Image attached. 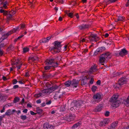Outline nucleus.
Here are the masks:
<instances>
[{"instance_id":"obj_1","label":"nucleus","mask_w":129,"mask_h":129,"mask_svg":"<svg viewBox=\"0 0 129 129\" xmlns=\"http://www.w3.org/2000/svg\"><path fill=\"white\" fill-rule=\"evenodd\" d=\"M54 45L50 48V50L53 53L59 52L61 49L62 45L60 44L61 42L56 41L54 42Z\"/></svg>"},{"instance_id":"obj_2","label":"nucleus","mask_w":129,"mask_h":129,"mask_svg":"<svg viewBox=\"0 0 129 129\" xmlns=\"http://www.w3.org/2000/svg\"><path fill=\"white\" fill-rule=\"evenodd\" d=\"M111 56V54L109 52H107L105 54H103L100 56L99 62L100 63H103L106 60L110 59Z\"/></svg>"},{"instance_id":"obj_3","label":"nucleus","mask_w":129,"mask_h":129,"mask_svg":"<svg viewBox=\"0 0 129 129\" xmlns=\"http://www.w3.org/2000/svg\"><path fill=\"white\" fill-rule=\"evenodd\" d=\"M88 41L91 42L94 41L97 42L100 40V38L96 34H91L88 37Z\"/></svg>"},{"instance_id":"obj_4","label":"nucleus","mask_w":129,"mask_h":129,"mask_svg":"<svg viewBox=\"0 0 129 129\" xmlns=\"http://www.w3.org/2000/svg\"><path fill=\"white\" fill-rule=\"evenodd\" d=\"M127 79L125 77H122L120 78L118 80L117 83L116 84V87L118 88L119 87L118 85L120 86L121 85L126 83Z\"/></svg>"},{"instance_id":"obj_5","label":"nucleus","mask_w":129,"mask_h":129,"mask_svg":"<svg viewBox=\"0 0 129 129\" xmlns=\"http://www.w3.org/2000/svg\"><path fill=\"white\" fill-rule=\"evenodd\" d=\"M18 28L19 27H16L13 28L12 30L10 31L7 33L3 35L2 37V39H3V40H4L6 39L8 36L14 33H15Z\"/></svg>"},{"instance_id":"obj_6","label":"nucleus","mask_w":129,"mask_h":129,"mask_svg":"<svg viewBox=\"0 0 129 129\" xmlns=\"http://www.w3.org/2000/svg\"><path fill=\"white\" fill-rule=\"evenodd\" d=\"M75 117V114L70 113L69 116L66 117L65 119L68 121H70L73 120Z\"/></svg>"},{"instance_id":"obj_7","label":"nucleus","mask_w":129,"mask_h":129,"mask_svg":"<svg viewBox=\"0 0 129 129\" xmlns=\"http://www.w3.org/2000/svg\"><path fill=\"white\" fill-rule=\"evenodd\" d=\"M71 86L73 88H76L79 85V81L75 79H73L71 81Z\"/></svg>"},{"instance_id":"obj_8","label":"nucleus","mask_w":129,"mask_h":129,"mask_svg":"<svg viewBox=\"0 0 129 129\" xmlns=\"http://www.w3.org/2000/svg\"><path fill=\"white\" fill-rule=\"evenodd\" d=\"M74 104V107L75 108L76 110L79 107L83 104V102L81 101H76L73 103Z\"/></svg>"},{"instance_id":"obj_9","label":"nucleus","mask_w":129,"mask_h":129,"mask_svg":"<svg viewBox=\"0 0 129 129\" xmlns=\"http://www.w3.org/2000/svg\"><path fill=\"white\" fill-rule=\"evenodd\" d=\"M56 58H50L47 59L45 61V63L47 65L51 64L52 63H55L56 62L55 60Z\"/></svg>"},{"instance_id":"obj_10","label":"nucleus","mask_w":129,"mask_h":129,"mask_svg":"<svg viewBox=\"0 0 129 129\" xmlns=\"http://www.w3.org/2000/svg\"><path fill=\"white\" fill-rule=\"evenodd\" d=\"M128 53V51L125 48L121 49V51L119 53V55L123 57V56L127 54Z\"/></svg>"},{"instance_id":"obj_11","label":"nucleus","mask_w":129,"mask_h":129,"mask_svg":"<svg viewBox=\"0 0 129 129\" xmlns=\"http://www.w3.org/2000/svg\"><path fill=\"white\" fill-rule=\"evenodd\" d=\"M105 49V48L104 47H101L98 48L95 52L94 55L96 56L98 54L104 51Z\"/></svg>"},{"instance_id":"obj_12","label":"nucleus","mask_w":129,"mask_h":129,"mask_svg":"<svg viewBox=\"0 0 129 129\" xmlns=\"http://www.w3.org/2000/svg\"><path fill=\"white\" fill-rule=\"evenodd\" d=\"M63 94L62 92H60L59 90V91L56 92L55 97H56L57 98H60L62 96Z\"/></svg>"},{"instance_id":"obj_13","label":"nucleus","mask_w":129,"mask_h":129,"mask_svg":"<svg viewBox=\"0 0 129 129\" xmlns=\"http://www.w3.org/2000/svg\"><path fill=\"white\" fill-rule=\"evenodd\" d=\"M101 94L100 93H98L94 95L93 98L94 99H95L98 101H99L101 98Z\"/></svg>"},{"instance_id":"obj_14","label":"nucleus","mask_w":129,"mask_h":129,"mask_svg":"<svg viewBox=\"0 0 129 129\" xmlns=\"http://www.w3.org/2000/svg\"><path fill=\"white\" fill-rule=\"evenodd\" d=\"M118 95H114L110 99V102L112 103L114 102H115V101H116L117 100H118Z\"/></svg>"},{"instance_id":"obj_15","label":"nucleus","mask_w":129,"mask_h":129,"mask_svg":"<svg viewBox=\"0 0 129 129\" xmlns=\"http://www.w3.org/2000/svg\"><path fill=\"white\" fill-rule=\"evenodd\" d=\"M89 26V25L87 24H82L79 26L78 27L79 29L82 30L88 28Z\"/></svg>"},{"instance_id":"obj_16","label":"nucleus","mask_w":129,"mask_h":129,"mask_svg":"<svg viewBox=\"0 0 129 129\" xmlns=\"http://www.w3.org/2000/svg\"><path fill=\"white\" fill-rule=\"evenodd\" d=\"M112 106L113 107H117L119 106L120 104V102L119 100H117L115 102L111 103Z\"/></svg>"},{"instance_id":"obj_17","label":"nucleus","mask_w":129,"mask_h":129,"mask_svg":"<svg viewBox=\"0 0 129 129\" xmlns=\"http://www.w3.org/2000/svg\"><path fill=\"white\" fill-rule=\"evenodd\" d=\"M118 123V122L117 121L113 122L111 124L109 129H115L116 127L117 126Z\"/></svg>"},{"instance_id":"obj_18","label":"nucleus","mask_w":129,"mask_h":129,"mask_svg":"<svg viewBox=\"0 0 129 129\" xmlns=\"http://www.w3.org/2000/svg\"><path fill=\"white\" fill-rule=\"evenodd\" d=\"M107 120L106 119H104L103 121H101L99 124L100 126H105L108 123L107 122Z\"/></svg>"},{"instance_id":"obj_19","label":"nucleus","mask_w":129,"mask_h":129,"mask_svg":"<svg viewBox=\"0 0 129 129\" xmlns=\"http://www.w3.org/2000/svg\"><path fill=\"white\" fill-rule=\"evenodd\" d=\"M59 87L56 85L50 87L49 88L50 92H51L52 91H55L56 89H59Z\"/></svg>"},{"instance_id":"obj_20","label":"nucleus","mask_w":129,"mask_h":129,"mask_svg":"<svg viewBox=\"0 0 129 129\" xmlns=\"http://www.w3.org/2000/svg\"><path fill=\"white\" fill-rule=\"evenodd\" d=\"M58 64V63L57 62H56L55 63V65H54V66H46L44 67V69L46 70H49L52 67H53L54 68L57 67L58 66L57 65Z\"/></svg>"},{"instance_id":"obj_21","label":"nucleus","mask_w":129,"mask_h":129,"mask_svg":"<svg viewBox=\"0 0 129 129\" xmlns=\"http://www.w3.org/2000/svg\"><path fill=\"white\" fill-rule=\"evenodd\" d=\"M97 67V66L96 64L94 65L93 66H92L89 70V72L90 73H92L93 72V70L96 69Z\"/></svg>"},{"instance_id":"obj_22","label":"nucleus","mask_w":129,"mask_h":129,"mask_svg":"<svg viewBox=\"0 0 129 129\" xmlns=\"http://www.w3.org/2000/svg\"><path fill=\"white\" fill-rule=\"evenodd\" d=\"M102 106L101 105H99L96 107L94 110V111L95 112L100 111L102 110Z\"/></svg>"},{"instance_id":"obj_23","label":"nucleus","mask_w":129,"mask_h":129,"mask_svg":"<svg viewBox=\"0 0 129 129\" xmlns=\"http://www.w3.org/2000/svg\"><path fill=\"white\" fill-rule=\"evenodd\" d=\"M13 114V113H12V111L10 109L7 110L5 113V115L8 116H9Z\"/></svg>"},{"instance_id":"obj_24","label":"nucleus","mask_w":129,"mask_h":129,"mask_svg":"<svg viewBox=\"0 0 129 129\" xmlns=\"http://www.w3.org/2000/svg\"><path fill=\"white\" fill-rule=\"evenodd\" d=\"M42 93L43 94L47 93H50L49 88H48L42 91Z\"/></svg>"},{"instance_id":"obj_25","label":"nucleus","mask_w":129,"mask_h":129,"mask_svg":"<svg viewBox=\"0 0 129 129\" xmlns=\"http://www.w3.org/2000/svg\"><path fill=\"white\" fill-rule=\"evenodd\" d=\"M0 12L3 13V14L5 15H7L8 14V12L7 11L2 9L0 10Z\"/></svg>"},{"instance_id":"obj_26","label":"nucleus","mask_w":129,"mask_h":129,"mask_svg":"<svg viewBox=\"0 0 129 129\" xmlns=\"http://www.w3.org/2000/svg\"><path fill=\"white\" fill-rule=\"evenodd\" d=\"M3 4V7L5 9H6L7 8V5H8V2L7 1H6L4 3H2L1 4Z\"/></svg>"},{"instance_id":"obj_27","label":"nucleus","mask_w":129,"mask_h":129,"mask_svg":"<svg viewBox=\"0 0 129 129\" xmlns=\"http://www.w3.org/2000/svg\"><path fill=\"white\" fill-rule=\"evenodd\" d=\"M71 81L70 80H68L66 81L64 83L65 86L66 87H68L70 86L71 85Z\"/></svg>"},{"instance_id":"obj_28","label":"nucleus","mask_w":129,"mask_h":129,"mask_svg":"<svg viewBox=\"0 0 129 129\" xmlns=\"http://www.w3.org/2000/svg\"><path fill=\"white\" fill-rule=\"evenodd\" d=\"M44 127L45 129H50V126L48 123H46L44 124Z\"/></svg>"},{"instance_id":"obj_29","label":"nucleus","mask_w":129,"mask_h":129,"mask_svg":"<svg viewBox=\"0 0 129 129\" xmlns=\"http://www.w3.org/2000/svg\"><path fill=\"white\" fill-rule=\"evenodd\" d=\"M125 18V17H124L122 16H119L117 19V21H115L116 22H117L118 21H123Z\"/></svg>"},{"instance_id":"obj_30","label":"nucleus","mask_w":129,"mask_h":129,"mask_svg":"<svg viewBox=\"0 0 129 129\" xmlns=\"http://www.w3.org/2000/svg\"><path fill=\"white\" fill-rule=\"evenodd\" d=\"M44 95V94H43L42 93H41L35 94V96L36 98H38L40 97L41 96H43Z\"/></svg>"},{"instance_id":"obj_31","label":"nucleus","mask_w":129,"mask_h":129,"mask_svg":"<svg viewBox=\"0 0 129 129\" xmlns=\"http://www.w3.org/2000/svg\"><path fill=\"white\" fill-rule=\"evenodd\" d=\"M42 109H40L39 107H37V108L36 111L37 113L39 114H41L42 113Z\"/></svg>"},{"instance_id":"obj_32","label":"nucleus","mask_w":129,"mask_h":129,"mask_svg":"<svg viewBox=\"0 0 129 129\" xmlns=\"http://www.w3.org/2000/svg\"><path fill=\"white\" fill-rule=\"evenodd\" d=\"M14 46L11 45L9 46V47L7 49V50L8 51L10 50L13 51L14 49Z\"/></svg>"},{"instance_id":"obj_33","label":"nucleus","mask_w":129,"mask_h":129,"mask_svg":"<svg viewBox=\"0 0 129 129\" xmlns=\"http://www.w3.org/2000/svg\"><path fill=\"white\" fill-rule=\"evenodd\" d=\"M43 76L44 78H48L50 77V74H47L45 72L43 73Z\"/></svg>"},{"instance_id":"obj_34","label":"nucleus","mask_w":129,"mask_h":129,"mask_svg":"<svg viewBox=\"0 0 129 129\" xmlns=\"http://www.w3.org/2000/svg\"><path fill=\"white\" fill-rule=\"evenodd\" d=\"M126 103H125V104L127 106H129V95L128 96L127 98L125 101Z\"/></svg>"},{"instance_id":"obj_35","label":"nucleus","mask_w":129,"mask_h":129,"mask_svg":"<svg viewBox=\"0 0 129 129\" xmlns=\"http://www.w3.org/2000/svg\"><path fill=\"white\" fill-rule=\"evenodd\" d=\"M80 124V122H79L78 123L74 124L72 126L73 128H75L77 127Z\"/></svg>"},{"instance_id":"obj_36","label":"nucleus","mask_w":129,"mask_h":129,"mask_svg":"<svg viewBox=\"0 0 129 129\" xmlns=\"http://www.w3.org/2000/svg\"><path fill=\"white\" fill-rule=\"evenodd\" d=\"M75 108L74 107H71L70 109V112L72 114V113H74L75 114V112L76 111V110L75 109Z\"/></svg>"},{"instance_id":"obj_37","label":"nucleus","mask_w":129,"mask_h":129,"mask_svg":"<svg viewBox=\"0 0 129 129\" xmlns=\"http://www.w3.org/2000/svg\"><path fill=\"white\" fill-rule=\"evenodd\" d=\"M97 88H98L97 86L93 85L92 86L91 88V89L92 92H95L96 89H97Z\"/></svg>"},{"instance_id":"obj_38","label":"nucleus","mask_w":129,"mask_h":129,"mask_svg":"<svg viewBox=\"0 0 129 129\" xmlns=\"http://www.w3.org/2000/svg\"><path fill=\"white\" fill-rule=\"evenodd\" d=\"M48 42V39H47L46 38H44L42 40H40V43H46Z\"/></svg>"},{"instance_id":"obj_39","label":"nucleus","mask_w":129,"mask_h":129,"mask_svg":"<svg viewBox=\"0 0 129 129\" xmlns=\"http://www.w3.org/2000/svg\"><path fill=\"white\" fill-rule=\"evenodd\" d=\"M87 83L86 81L84 79H82L81 81V85L83 86L86 84Z\"/></svg>"},{"instance_id":"obj_40","label":"nucleus","mask_w":129,"mask_h":129,"mask_svg":"<svg viewBox=\"0 0 129 129\" xmlns=\"http://www.w3.org/2000/svg\"><path fill=\"white\" fill-rule=\"evenodd\" d=\"M110 3V0H104V4H105V5L106 6Z\"/></svg>"},{"instance_id":"obj_41","label":"nucleus","mask_w":129,"mask_h":129,"mask_svg":"<svg viewBox=\"0 0 129 129\" xmlns=\"http://www.w3.org/2000/svg\"><path fill=\"white\" fill-rule=\"evenodd\" d=\"M20 118L23 120H24L27 119V116L25 115H21L20 116Z\"/></svg>"},{"instance_id":"obj_42","label":"nucleus","mask_w":129,"mask_h":129,"mask_svg":"<svg viewBox=\"0 0 129 129\" xmlns=\"http://www.w3.org/2000/svg\"><path fill=\"white\" fill-rule=\"evenodd\" d=\"M2 100H5L8 97V96L5 95L3 94H2Z\"/></svg>"},{"instance_id":"obj_43","label":"nucleus","mask_w":129,"mask_h":129,"mask_svg":"<svg viewBox=\"0 0 129 129\" xmlns=\"http://www.w3.org/2000/svg\"><path fill=\"white\" fill-rule=\"evenodd\" d=\"M25 25L22 24L21 25H20L18 26L17 27H19V28L17 30V31L20 28V29H23L25 27Z\"/></svg>"},{"instance_id":"obj_44","label":"nucleus","mask_w":129,"mask_h":129,"mask_svg":"<svg viewBox=\"0 0 129 129\" xmlns=\"http://www.w3.org/2000/svg\"><path fill=\"white\" fill-rule=\"evenodd\" d=\"M29 49L28 48H24L23 49V52L26 53L28 51Z\"/></svg>"},{"instance_id":"obj_45","label":"nucleus","mask_w":129,"mask_h":129,"mask_svg":"<svg viewBox=\"0 0 129 129\" xmlns=\"http://www.w3.org/2000/svg\"><path fill=\"white\" fill-rule=\"evenodd\" d=\"M19 100V99L18 97H16L14 99V103H16V102H18Z\"/></svg>"},{"instance_id":"obj_46","label":"nucleus","mask_w":129,"mask_h":129,"mask_svg":"<svg viewBox=\"0 0 129 129\" xmlns=\"http://www.w3.org/2000/svg\"><path fill=\"white\" fill-rule=\"evenodd\" d=\"M12 15L11 14L9 15L8 14L7 16V19L9 20L11 19V18L12 17Z\"/></svg>"},{"instance_id":"obj_47","label":"nucleus","mask_w":129,"mask_h":129,"mask_svg":"<svg viewBox=\"0 0 129 129\" xmlns=\"http://www.w3.org/2000/svg\"><path fill=\"white\" fill-rule=\"evenodd\" d=\"M110 113V112L109 111H106L105 113V116L108 117L109 116Z\"/></svg>"},{"instance_id":"obj_48","label":"nucleus","mask_w":129,"mask_h":129,"mask_svg":"<svg viewBox=\"0 0 129 129\" xmlns=\"http://www.w3.org/2000/svg\"><path fill=\"white\" fill-rule=\"evenodd\" d=\"M68 15L69 17H70L71 18H72L73 16V13H68Z\"/></svg>"},{"instance_id":"obj_49","label":"nucleus","mask_w":129,"mask_h":129,"mask_svg":"<svg viewBox=\"0 0 129 129\" xmlns=\"http://www.w3.org/2000/svg\"><path fill=\"white\" fill-rule=\"evenodd\" d=\"M46 86H47V87L48 88H50V87H51V84H49V83H47L46 84Z\"/></svg>"},{"instance_id":"obj_50","label":"nucleus","mask_w":129,"mask_h":129,"mask_svg":"<svg viewBox=\"0 0 129 129\" xmlns=\"http://www.w3.org/2000/svg\"><path fill=\"white\" fill-rule=\"evenodd\" d=\"M29 59L30 60H31L33 61H36L35 59L34 58V56L33 57H29Z\"/></svg>"},{"instance_id":"obj_51","label":"nucleus","mask_w":129,"mask_h":129,"mask_svg":"<svg viewBox=\"0 0 129 129\" xmlns=\"http://www.w3.org/2000/svg\"><path fill=\"white\" fill-rule=\"evenodd\" d=\"M94 81V79L93 78H92L91 79L89 83L91 84H92L93 83V82Z\"/></svg>"},{"instance_id":"obj_52","label":"nucleus","mask_w":129,"mask_h":129,"mask_svg":"<svg viewBox=\"0 0 129 129\" xmlns=\"http://www.w3.org/2000/svg\"><path fill=\"white\" fill-rule=\"evenodd\" d=\"M17 81L16 79H14L13 81V84H16L17 82Z\"/></svg>"},{"instance_id":"obj_53","label":"nucleus","mask_w":129,"mask_h":129,"mask_svg":"<svg viewBox=\"0 0 129 129\" xmlns=\"http://www.w3.org/2000/svg\"><path fill=\"white\" fill-rule=\"evenodd\" d=\"M114 76L113 77H115L117 76L120 75V73H118V72H114Z\"/></svg>"},{"instance_id":"obj_54","label":"nucleus","mask_w":129,"mask_h":129,"mask_svg":"<svg viewBox=\"0 0 129 129\" xmlns=\"http://www.w3.org/2000/svg\"><path fill=\"white\" fill-rule=\"evenodd\" d=\"M51 103V100L49 101H48L47 102L46 104L47 105H49Z\"/></svg>"},{"instance_id":"obj_55","label":"nucleus","mask_w":129,"mask_h":129,"mask_svg":"<svg viewBox=\"0 0 129 129\" xmlns=\"http://www.w3.org/2000/svg\"><path fill=\"white\" fill-rule=\"evenodd\" d=\"M35 61L38 60H39V57L37 56H34Z\"/></svg>"},{"instance_id":"obj_56","label":"nucleus","mask_w":129,"mask_h":129,"mask_svg":"<svg viewBox=\"0 0 129 129\" xmlns=\"http://www.w3.org/2000/svg\"><path fill=\"white\" fill-rule=\"evenodd\" d=\"M15 61H16V64H18L20 61V60L19 59H17V60L16 59L15 60Z\"/></svg>"},{"instance_id":"obj_57","label":"nucleus","mask_w":129,"mask_h":129,"mask_svg":"<svg viewBox=\"0 0 129 129\" xmlns=\"http://www.w3.org/2000/svg\"><path fill=\"white\" fill-rule=\"evenodd\" d=\"M97 84L100 85L101 84V81L100 80H98L96 82Z\"/></svg>"},{"instance_id":"obj_58","label":"nucleus","mask_w":129,"mask_h":129,"mask_svg":"<svg viewBox=\"0 0 129 129\" xmlns=\"http://www.w3.org/2000/svg\"><path fill=\"white\" fill-rule=\"evenodd\" d=\"M36 102L37 104H40L41 103V100L40 99L37 100L36 101Z\"/></svg>"},{"instance_id":"obj_59","label":"nucleus","mask_w":129,"mask_h":129,"mask_svg":"<svg viewBox=\"0 0 129 129\" xmlns=\"http://www.w3.org/2000/svg\"><path fill=\"white\" fill-rule=\"evenodd\" d=\"M30 114L31 115H35L36 114V113H35L34 112H33V111H30Z\"/></svg>"},{"instance_id":"obj_60","label":"nucleus","mask_w":129,"mask_h":129,"mask_svg":"<svg viewBox=\"0 0 129 129\" xmlns=\"http://www.w3.org/2000/svg\"><path fill=\"white\" fill-rule=\"evenodd\" d=\"M82 52L84 53H86L88 51V49H84L82 50Z\"/></svg>"},{"instance_id":"obj_61","label":"nucleus","mask_w":129,"mask_h":129,"mask_svg":"<svg viewBox=\"0 0 129 129\" xmlns=\"http://www.w3.org/2000/svg\"><path fill=\"white\" fill-rule=\"evenodd\" d=\"M5 108L4 107H3V109L1 110V113H3L5 111Z\"/></svg>"},{"instance_id":"obj_62","label":"nucleus","mask_w":129,"mask_h":129,"mask_svg":"<svg viewBox=\"0 0 129 129\" xmlns=\"http://www.w3.org/2000/svg\"><path fill=\"white\" fill-rule=\"evenodd\" d=\"M18 87V85H15L14 86L13 88L14 89H16Z\"/></svg>"},{"instance_id":"obj_63","label":"nucleus","mask_w":129,"mask_h":129,"mask_svg":"<svg viewBox=\"0 0 129 129\" xmlns=\"http://www.w3.org/2000/svg\"><path fill=\"white\" fill-rule=\"evenodd\" d=\"M128 1L125 4V6L126 7L129 6V0H127Z\"/></svg>"},{"instance_id":"obj_64","label":"nucleus","mask_w":129,"mask_h":129,"mask_svg":"<svg viewBox=\"0 0 129 129\" xmlns=\"http://www.w3.org/2000/svg\"><path fill=\"white\" fill-rule=\"evenodd\" d=\"M16 112H17V114L18 115L19 114L21 113V111L20 110H18L17 111H16Z\"/></svg>"}]
</instances>
